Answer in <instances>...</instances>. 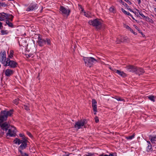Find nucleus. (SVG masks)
I'll list each match as a JSON object with an SVG mask.
<instances>
[{
  "label": "nucleus",
  "instance_id": "46",
  "mask_svg": "<svg viewBox=\"0 0 156 156\" xmlns=\"http://www.w3.org/2000/svg\"><path fill=\"white\" fill-rule=\"evenodd\" d=\"M27 134L30 137H31L32 136V135L30 133L28 132H27Z\"/></svg>",
  "mask_w": 156,
  "mask_h": 156
},
{
  "label": "nucleus",
  "instance_id": "58",
  "mask_svg": "<svg viewBox=\"0 0 156 156\" xmlns=\"http://www.w3.org/2000/svg\"><path fill=\"white\" fill-rule=\"evenodd\" d=\"M135 28L137 30H138V28L136 26H135Z\"/></svg>",
  "mask_w": 156,
  "mask_h": 156
},
{
  "label": "nucleus",
  "instance_id": "31",
  "mask_svg": "<svg viewBox=\"0 0 156 156\" xmlns=\"http://www.w3.org/2000/svg\"><path fill=\"white\" fill-rule=\"evenodd\" d=\"M19 100L18 98H16L13 101V102L16 105H17L19 103Z\"/></svg>",
  "mask_w": 156,
  "mask_h": 156
},
{
  "label": "nucleus",
  "instance_id": "14",
  "mask_svg": "<svg viewBox=\"0 0 156 156\" xmlns=\"http://www.w3.org/2000/svg\"><path fill=\"white\" fill-rule=\"evenodd\" d=\"M92 106L93 108V109L94 110V114H96V112L97 111V101H96V100L94 99H92Z\"/></svg>",
  "mask_w": 156,
  "mask_h": 156
},
{
  "label": "nucleus",
  "instance_id": "23",
  "mask_svg": "<svg viewBox=\"0 0 156 156\" xmlns=\"http://www.w3.org/2000/svg\"><path fill=\"white\" fill-rule=\"evenodd\" d=\"M121 10L125 14L132 16V15L129 12H127L123 8L121 9Z\"/></svg>",
  "mask_w": 156,
  "mask_h": 156
},
{
  "label": "nucleus",
  "instance_id": "8",
  "mask_svg": "<svg viewBox=\"0 0 156 156\" xmlns=\"http://www.w3.org/2000/svg\"><path fill=\"white\" fill-rule=\"evenodd\" d=\"M6 52L4 51L3 52H1L0 53V61L4 65L6 64L7 59L6 58Z\"/></svg>",
  "mask_w": 156,
  "mask_h": 156
},
{
  "label": "nucleus",
  "instance_id": "47",
  "mask_svg": "<svg viewBox=\"0 0 156 156\" xmlns=\"http://www.w3.org/2000/svg\"><path fill=\"white\" fill-rule=\"evenodd\" d=\"M2 27V23L0 22V28L1 29Z\"/></svg>",
  "mask_w": 156,
  "mask_h": 156
},
{
  "label": "nucleus",
  "instance_id": "44",
  "mask_svg": "<svg viewBox=\"0 0 156 156\" xmlns=\"http://www.w3.org/2000/svg\"><path fill=\"white\" fill-rule=\"evenodd\" d=\"M125 40L123 41L124 42H127L129 41V39H128V38L125 37Z\"/></svg>",
  "mask_w": 156,
  "mask_h": 156
},
{
  "label": "nucleus",
  "instance_id": "41",
  "mask_svg": "<svg viewBox=\"0 0 156 156\" xmlns=\"http://www.w3.org/2000/svg\"><path fill=\"white\" fill-rule=\"evenodd\" d=\"M95 120L96 122L97 123L99 122V119L97 117H96L95 118Z\"/></svg>",
  "mask_w": 156,
  "mask_h": 156
},
{
  "label": "nucleus",
  "instance_id": "35",
  "mask_svg": "<svg viewBox=\"0 0 156 156\" xmlns=\"http://www.w3.org/2000/svg\"><path fill=\"white\" fill-rule=\"evenodd\" d=\"M19 136L21 137H22V139H23H23H26L25 138V136H24V135L23 134V133H20L19 135Z\"/></svg>",
  "mask_w": 156,
  "mask_h": 156
},
{
  "label": "nucleus",
  "instance_id": "56",
  "mask_svg": "<svg viewBox=\"0 0 156 156\" xmlns=\"http://www.w3.org/2000/svg\"><path fill=\"white\" fill-rule=\"evenodd\" d=\"M0 21H3V20L2 19V18H1V16H0Z\"/></svg>",
  "mask_w": 156,
  "mask_h": 156
},
{
  "label": "nucleus",
  "instance_id": "28",
  "mask_svg": "<svg viewBox=\"0 0 156 156\" xmlns=\"http://www.w3.org/2000/svg\"><path fill=\"white\" fill-rule=\"evenodd\" d=\"M18 151L20 153L21 156H28L27 154L26 153L23 152L22 150Z\"/></svg>",
  "mask_w": 156,
  "mask_h": 156
},
{
  "label": "nucleus",
  "instance_id": "30",
  "mask_svg": "<svg viewBox=\"0 0 156 156\" xmlns=\"http://www.w3.org/2000/svg\"><path fill=\"white\" fill-rule=\"evenodd\" d=\"M109 10V11L112 12H113V13L115 12V9L114 7H110Z\"/></svg>",
  "mask_w": 156,
  "mask_h": 156
},
{
  "label": "nucleus",
  "instance_id": "42",
  "mask_svg": "<svg viewBox=\"0 0 156 156\" xmlns=\"http://www.w3.org/2000/svg\"><path fill=\"white\" fill-rule=\"evenodd\" d=\"M140 15L143 18H146L147 16H145L142 13H140Z\"/></svg>",
  "mask_w": 156,
  "mask_h": 156
},
{
  "label": "nucleus",
  "instance_id": "36",
  "mask_svg": "<svg viewBox=\"0 0 156 156\" xmlns=\"http://www.w3.org/2000/svg\"><path fill=\"white\" fill-rule=\"evenodd\" d=\"M33 54H26L25 55L27 58H29L30 57H33V56H32L33 55Z\"/></svg>",
  "mask_w": 156,
  "mask_h": 156
},
{
  "label": "nucleus",
  "instance_id": "38",
  "mask_svg": "<svg viewBox=\"0 0 156 156\" xmlns=\"http://www.w3.org/2000/svg\"><path fill=\"white\" fill-rule=\"evenodd\" d=\"M24 108L26 110H29V107L28 106H27L26 105H24Z\"/></svg>",
  "mask_w": 156,
  "mask_h": 156
},
{
  "label": "nucleus",
  "instance_id": "55",
  "mask_svg": "<svg viewBox=\"0 0 156 156\" xmlns=\"http://www.w3.org/2000/svg\"><path fill=\"white\" fill-rule=\"evenodd\" d=\"M152 138H153L155 140H156V136H152Z\"/></svg>",
  "mask_w": 156,
  "mask_h": 156
},
{
  "label": "nucleus",
  "instance_id": "11",
  "mask_svg": "<svg viewBox=\"0 0 156 156\" xmlns=\"http://www.w3.org/2000/svg\"><path fill=\"white\" fill-rule=\"evenodd\" d=\"M85 123L84 120H81L75 123V127L77 129H79L83 126Z\"/></svg>",
  "mask_w": 156,
  "mask_h": 156
},
{
  "label": "nucleus",
  "instance_id": "48",
  "mask_svg": "<svg viewBox=\"0 0 156 156\" xmlns=\"http://www.w3.org/2000/svg\"><path fill=\"white\" fill-rule=\"evenodd\" d=\"M137 0L138 2V3L139 4H140L141 3V2L140 0Z\"/></svg>",
  "mask_w": 156,
  "mask_h": 156
},
{
  "label": "nucleus",
  "instance_id": "4",
  "mask_svg": "<svg viewBox=\"0 0 156 156\" xmlns=\"http://www.w3.org/2000/svg\"><path fill=\"white\" fill-rule=\"evenodd\" d=\"M88 23L90 25H92L98 29H100L101 27V23L99 19H95L93 20H90L88 22Z\"/></svg>",
  "mask_w": 156,
  "mask_h": 156
},
{
  "label": "nucleus",
  "instance_id": "27",
  "mask_svg": "<svg viewBox=\"0 0 156 156\" xmlns=\"http://www.w3.org/2000/svg\"><path fill=\"white\" fill-rule=\"evenodd\" d=\"M135 134L134 133L132 135L127 136L126 137V138L127 140H132V139L134 138L135 137Z\"/></svg>",
  "mask_w": 156,
  "mask_h": 156
},
{
  "label": "nucleus",
  "instance_id": "64",
  "mask_svg": "<svg viewBox=\"0 0 156 156\" xmlns=\"http://www.w3.org/2000/svg\"><path fill=\"white\" fill-rule=\"evenodd\" d=\"M155 2H156V0H154Z\"/></svg>",
  "mask_w": 156,
  "mask_h": 156
},
{
  "label": "nucleus",
  "instance_id": "9",
  "mask_svg": "<svg viewBox=\"0 0 156 156\" xmlns=\"http://www.w3.org/2000/svg\"><path fill=\"white\" fill-rule=\"evenodd\" d=\"M59 10L62 14L67 16H69L70 12V10L69 9L65 8L63 6L60 7Z\"/></svg>",
  "mask_w": 156,
  "mask_h": 156
},
{
  "label": "nucleus",
  "instance_id": "25",
  "mask_svg": "<svg viewBox=\"0 0 156 156\" xmlns=\"http://www.w3.org/2000/svg\"><path fill=\"white\" fill-rule=\"evenodd\" d=\"M145 19L147 21L151 23H154V21H153V20L148 16H147Z\"/></svg>",
  "mask_w": 156,
  "mask_h": 156
},
{
  "label": "nucleus",
  "instance_id": "21",
  "mask_svg": "<svg viewBox=\"0 0 156 156\" xmlns=\"http://www.w3.org/2000/svg\"><path fill=\"white\" fill-rule=\"evenodd\" d=\"M84 15L87 17H91V13L88 12H83Z\"/></svg>",
  "mask_w": 156,
  "mask_h": 156
},
{
  "label": "nucleus",
  "instance_id": "16",
  "mask_svg": "<svg viewBox=\"0 0 156 156\" xmlns=\"http://www.w3.org/2000/svg\"><path fill=\"white\" fill-rule=\"evenodd\" d=\"M144 72V71L143 69L137 67L136 70L135 72L136 74L140 75L143 74Z\"/></svg>",
  "mask_w": 156,
  "mask_h": 156
},
{
  "label": "nucleus",
  "instance_id": "37",
  "mask_svg": "<svg viewBox=\"0 0 156 156\" xmlns=\"http://www.w3.org/2000/svg\"><path fill=\"white\" fill-rule=\"evenodd\" d=\"M6 6V5L5 3L0 2V6L5 7Z\"/></svg>",
  "mask_w": 156,
  "mask_h": 156
},
{
  "label": "nucleus",
  "instance_id": "32",
  "mask_svg": "<svg viewBox=\"0 0 156 156\" xmlns=\"http://www.w3.org/2000/svg\"><path fill=\"white\" fill-rule=\"evenodd\" d=\"M148 98L151 101H154V98L153 96H151L148 97Z\"/></svg>",
  "mask_w": 156,
  "mask_h": 156
},
{
  "label": "nucleus",
  "instance_id": "5",
  "mask_svg": "<svg viewBox=\"0 0 156 156\" xmlns=\"http://www.w3.org/2000/svg\"><path fill=\"white\" fill-rule=\"evenodd\" d=\"M18 64L16 62L11 60L9 58H7L6 64H5V66H9L10 68H16Z\"/></svg>",
  "mask_w": 156,
  "mask_h": 156
},
{
  "label": "nucleus",
  "instance_id": "10",
  "mask_svg": "<svg viewBox=\"0 0 156 156\" xmlns=\"http://www.w3.org/2000/svg\"><path fill=\"white\" fill-rule=\"evenodd\" d=\"M37 8V4L35 2H32L27 8V10L30 11L35 10Z\"/></svg>",
  "mask_w": 156,
  "mask_h": 156
},
{
  "label": "nucleus",
  "instance_id": "53",
  "mask_svg": "<svg viewBox=\"0 0 156 156\" xmlns=\"http://www.w3.org/2000/svg\"><path fill=\"white\" fill-rule=\"evenodd\" d=\"M136 11H137L138 12V13H139V14H140V13H141L140 12L139 10H138V9H136Z\"/></svg>",
  "mask_w": 156,
  "mask_h": 156
},
{
  "label": "nucleus",
  "instance_id": "17",
  "mask_svg": "<svg viewBox=\"0 0 156 156\" xmlns=\"http://www.w3.org/2000/svg\"><path fill=\"white\" fill-rule=\"evenodd\" d=\"M46 44V40L44 39H40L38 42V44L39 46H42Z\"/></svg>",
  "mask_w": 156,
  "mask_h": 156
},
{
  "label": "nucleus",
  "instance_id": "18",
  "mask_svg": "<svg viewBox=\"0 0 156 156\" xmlns=\"http://www.w3.org/2000/svg\"><path fill=\"white\" fill-rule=\"evenodd\" d=\"M114 72L116 73L119 75L122 76H126V74L125 73L121 71L118 70H115Z\"/></svg>",
  "mask_w": 156,
  "mask_h": 156
},
{
  "label": "nucleus",
  "instance_id": "12",
  "mask_svg": "<svg viewBox=\"0 0 156 156\" xmlns=\"http://www.w3.org/2000/svg\"><path fill=\"white\" fill-rule=\"evenodd\" d=\"M14 73V71L11 69H7L4 71L5 76L7 77H9L12 75Z\"/></svg>",
  "mask_w": 156,
  "mask_h": 156
},
{
  "label": "nucleus",
  "instance_id": "33",
  "mask_svg": "<svg viewBox=\"0 0 156 156\" xmlns=\"http://www.w3.org/2000/svg\"><path fill=\"white\" fill-rule=\"evenodd\" d=\"M150 140L152 143L156 144V140H155L152 137H151Z\"/></svg>",
  "mask_w": 156,
  "mask_h": 156
},
{
  "label": "nucleus",
  "instance_id": "13",
  "mask_svg": "<svg viewBox=\"0 0 156 156\" xmlns=\"http://www.w3.org/2000/svg\"><path fill=\"white\" fill-rule=\"evenodd\" d=\"M128 71L131 72H135L136 70L137 67L133 66H128L126 67Z\"/></svg>",
  "mask_w": 156,
  "mask_h": 156
},
{
  "label": "nucleus",
  "instance_id": "57",
  "mask_svg": "<svg viewBox=\"0 0 156 156\" xmlns=\"http://www.w3.org/2000/svg\"><path fill=\"white\" fill-rule=\"evenodd\" d=\"M80 8L81 9V10H82V11H83V8H82V7L81 6H80Z\"/></svg>",
  "mask_w": 156,
  "mask_h": 156
},
{
  "label": "nucleus",
  "instance_id": "60",
  "mask_svg": "<svg viewBox=\"0 0 156 156\" xmlns=\"http://www.w3.org/2000/svg\"><path fill=\"white\" fill-rule=\"evenodd\" d=\"M129 10L130 11V12H133V11H132V9H129Z\"/></svg>",
  "mask_w": 156,
  "mask_h": 156
},
{
  "label": "nucleus",
  "instance_id": "45",
  "mask_svg": "<svg viewBox=\"0 0 156 156\" xmlns=\"http://www.w3.org/2000/svg\"><path fill=\"white\" fill-rule=\"evenodd\" d=\"M126 2L127 3H128L129 5H131L132 4V3L131 2L129 1V0H128L127 2Z\"/></svg>",
  "mask_w": 156,
  "mask_h": 156
},
{
  "label": "nucleus",
  "instance_id": "1",
  "mask_svg": "<svg viewBox=\"0 0 156 156\" xmlns=\"http://www.w3.org/2000/svg\"><path fill=\"white\" fill-rule=\"evenodd\" d=\"M13 142L15 144H17L19 145L21 144L18 148V151L22 150L26 148L27 147V144L29 143L27 139L20 140L18 138H16L13 140Z\"/></svg>",
  "mask_w": 156,
  "mask_h": 156
},
{
  "label": "nucleus",
  "instance_id": "43",
  "mask_svg": "<svg viewBox=\"0 0 156 156\" xmlns=\"http://www.w3.org/2000/svg\"><path fill=\"white\" fill-rule=\"evenodd\" d=\"M84 156H93V155L91 153H89L88 154H86Z\"/></svg>",
  "mask_w": 156,
  "mask_h": 156
},
{
  "label": "nucleus",
  "instance_id": "52",
  "mask_svg": "<svg viewBox=\"0 0 156 156\" xmlns=\"http://www.w3.org/2000/svg\"><path fill=\"white\" fill-rule=\"evenodd\" d=\"M136 11H137L138 12V13H139V14H140V13H141L140 12L139 10H138V9H136Z\"/></svg>",
  "mask_w": 156,
  "mask_h": 156
},
{
  "label": "nucleus",
  "instance_id": "26",
  "mask_svg": "<svg viewBox=\"0 0 156 156\" xmlns=\"http://www.w3.org/2000/svg\"><path fill=\"white\" fill-rule=\"evenodd\" d=\"M118 2H119L121 3L124 6L126 7H128L127 4L126 3L124 2L122 0H119Z\"/></svg>",
  "mask_w": 156,
  "mask_h": 156
},
{
  "label": "nucleus",
  "instance_id": "3",
  "mask_svg": "<svg viewBox=\"0 0 156 156\" xmlns=\"http://www.w3.org/2000/svg\"><path fill=\"white\" fill-rule=\"evenodd\" d=\"M83 60L85 65L89 67H91L94 63L98 62L97 60L92 57H84Z\"/></svg>",
  "mask_w": 156,
  "mask_h": 156
},
{
  "label": "nucleus",
  "instance_id": "63",
  "mask_svg": "<svg viewBox=\"0 0 156 156\" xmlns=\"http://www.w3.org/2000/svg\"><path fill=\"white\" fill-rule=\"evenodd\" d=\"M133 12L134 13H135V14H136V12H134L133 11L132 12Z\"/></svg>",
  "mask_w": 156,
  "mask_h": 156
},
{
  "label": "nucleus",
  "instance_id": "22",
  "mask_svg": "<svg viewBox=\"0 0 156 156\" xmlns=\"http://www.w3.org/2000/svg\"><path fill=\"white\" fill-rule=\"evenodd\" d=\"M6 23L9 27L12 28L13 27L12 23L9 21V20H7L6 21Z\"/></svg>",
  "mask_w": 156,
  "mask_h": 156
},
{
  "label": "nucleus",
  "instance_id": "61",
  "mask_svg": "<svg viewBox=\"0 0 156 156\" xmlns=\"http://www.w3.org/2000/svg\"><path fill=\"white\" fill-rule=\"evenodd\" d=\"M131 17H132V18L133 19H134V18L133 17V16H132H132H130Z\"/></svg>",
  "mask_w": 156,
  "mask_h": 156
},
{
  "label": "nucleus",
  "instance_id": "24",
  "mask_svg": "<svg viewBox=\"0 0 156 156\" xmlns=\"http://www.w3.org/2000/svg\"><path fill=\"white\" fill-rule=\"evenodd\" d=\"M1 33L2 35H4L8 34L9 33V32L7 30H2L1 31Z\"/></svg>",
  "mask_w": 156,
  "mask_h": 156
},
{
  "label": "nucleus",
  "instance_id": "29",
  "mask_svg": "<svg viewBox=\"0 0 156 156\" xmlns=\"http://www.w3.org/2000/svg\"><path fill=\"white\" fill-rule=\"evenodd\" d=\"M115 99H116L118 101H125V100H124L120 97H117V96H115V97L114 98Z\"/></svg>",
  "mask_w": 156,
  "mask_h": 156
},
{
  "label": "nucleus",
  "instance_id": "40",
  "mask_svg": "<svg viewBox=\"0 0 156 156\" xmlns=\"http://www.w3.org/2000/svg\"><path fill=\"white\" fill-rule=\"evenodd\" d=\"M124 27L126 29H128L129 30H130L131 28H130L128 26L125 25L124 26Z\"/></svg>",
  "mask_w": 156,
  "mask_h": 156
},
{
  "label": "nucleus",
  "instance_id": "15",
  "mask_svg": "<svg viewBox=\"0 0 156 156\" xmlns=\"http://www.w3.org/2000/svg\"><path fill=\"white\" fill-rule=\"evenodd\" d=\"M0 126L2 129L3 130L6 131L8 130V128H9V125L7 124L6 122H5L2 124L0 123Z\"/></svg>",
  "mask_w": 156,
  "mask_h": 156
},
{
  "label": "nucleus",
  "instance_id": "2",
  "mask_svg": "<svg viewBox=\"0 0 156 156\" xmlns=\"http://www.w3.org/2000/svg\"><path fill=\"white\" fill-rule=\"evenodd\" d=\"M13 110L9 111L6 110L2 111L0 115V123H2L5 121L9 116H11L13 114Z\"/></svg>",
  "mask_w": 156,
  "mask_h": 156
},
{
  "label": "nucleus",
  "instance_id": "20",
  "mask_svg": "<svg viewBox=\"0 0 156 156\" xmlns=\"http://www.w3.org/2000/svg\"><path fill=\"white\" fill-rule=\"evenodd\" d=\"M146 149L147 151L148 152L152 151V149L151 145H148Z\"/></svg>",
  "mask_w": 156,
  "mask_h": 156
},
{
  "label": "nucleus",
  "instance_id": "59",
  "mask_svg": "<svg viewBox=\"0 0 156 156\" xmlns=\"http://www.w3.org/2000/svg\"><path fill=\"white\" fill-rule=\"evenodd\" d=\"M154 11L156 12V8H154Z\"/></svg>",
  "mask_w": 156,
  "mask_h": 156
},
{
  "label": "nucleus",
  "instance_id": "49",
  "mask_svg": "<svg viewBox=\"0 0 156 156\" xmlns=\"http://www.w3.org/2000/svg\"><path fill=\"white\" fill-rule=\"evenodd\" d=\"M147 142L148 143V145H151V144L150 141H147Z\"/></svg>",
  "mask_w": 156,
  "mask_h": 156
},
{
  "label": "nucleus",
  "instance_id": "39",
  "mask_svg": "<svg viewBox=\"0 0 156 156\" xmlns=\"http://www.w3.org/2000/svg\"><path fill=\"white\" fill-rule=\"evenodd\" d=\"M129 30L130 31V32L133 33L134 35H136L137 34L136 32H134L133 30L131 28Z\"/></svg>",
  "mask_w": 156,
  "mask_h": 156
},
{
  "label": "nucleus",
  "instance_id": "51",
  "mask_svg": "<svg viewBox=\"0 0 156 156\" xmlns=\"http://www.w3.org/2000/svg\"><path fill=\"white\" fill-rule=\"evenodd\" d=\"M136 11H137L138 12V13H139V14H140V13H141L140 12L139 10H138V9H136Z\"/></svg>",
  "mask_w": 156,
  "mask_h": 156
},
{
  "label": "nucleus",
  "instance_id": "19",
  "mask_svg": "<svg viewBox=\"0 0 156 156\" xmlns=\"http://www.w3.org/2000/svg\"><path fill=\"white\" fill-rule=\"evenodd\" d=\"M7 53L9 54V51H8ZM14 52L13 50H10L9 51V53L8 54V58H13Z\"/></svg>",
  "mask_w": 156,
  "mask_h": 156
},
{
  "label": "nucleus",
  "instance_id": "54",
  "mask_svg": "<svg viewBox=\"0 0 156 156\" xmlns=\"http://www.w3.org/2000/svg\"><path fill=\"white\" fill-rule=\"evenodd\" d=\"M109 68L110 69H111V70H113V71H114V70H115V69H112L111 67H109Z\"/></svg>",
  "mask_w": 156,
  "mask_h": 156
},
{
  "label": "nucleus",
  "instance_id": "7",
  "mask_svg": "<svg viewBox=\"0 0 156 156\" xmlns=\"http://www.w3.org/2000/svg\"><path fill=\"white\" fill-rule=\"evenodd\" d=\"M16 130L15 127L11 126V128L8 129V132L6 133L7 136L10 137L15 136L16 135Z\"/></svg>",
  "mask_w": 156,
  "mask_h": 156
},
{
  "label": "nucleus",
  "instance_id": "34",
  "mask_svg": "<svg viewBox=\"0 0 156 156\" xmlns=\"http://www.w3.org/2000/svg\"><path fill=\"white\" fill-rule=\"evenodd\" d=\"M46 43H47L48 45H50L51 44V41L49 39H46Z\"/></svg>",
  "mask_w": 156,
  "mask_h": 156
},
{
  "label": "nucleus",
  "instance_id": "6",
  "mask_svg": "<svg viewBox=\"0 0 156 156\" xmlns=\"http://www.w3.org/2000/svg\"><path fill=\"white\" fill-rule=\"evenodd\" d=\"M0 16H1L3 21L5 19H6L7 20H9L10 21H12L13 18V16L12 15L3 12L0 13Z\"/></svg>",
  "mask_w": 156,
  "mask_h": 156
},
{
  "label": "nucleus",
  "instance_id": "50",
  "mask_svg": "<svg viewBox=\"0 0 156 156\" xmlns=\"http://www.w3.org/2000/svg\"><path fill=\"white\" fill-rule=\"evenodd\" d=\"M108 156H114V155L112 154H110L109 155H108Z\"/></svg>",
  "mask_w": 156,
  "mask_h": 156
},
{
  "label": "nucleus",
  "instance_id": "62",
  "mask_svg": "<svg viewBox=\"0 0 156 156\" xmlns=\"http://www.w3.org/2000/svg\"><path fill=\"white\" fill-rule=\"evenodd\" d=\"M126 2L128 0H124Z\"/></svg>",
  "mask_w": 156,
  "mask_h": 156
}]
</instances>
